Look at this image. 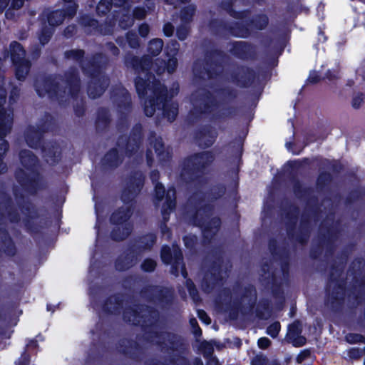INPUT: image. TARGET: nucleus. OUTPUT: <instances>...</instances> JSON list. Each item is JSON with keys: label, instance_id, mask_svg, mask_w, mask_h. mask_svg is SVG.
<instances>
[{"label": "nucleus", "instance_id": "obj_1", "mask_svg": "<svg viewBox=\"0 0 365 365\" xmlns=\"http://www.w3.org/2000/svg\"><path fill=\"white\" fill-rule=\"evenodd\" d=\"M215 160L212 150H202L187 155L180 164V180L187 187L195 189L187 200L186 215L192 226L201 230L205 245L212 242L222 225L218 216H212L215 207L205 202L206 193L201 190L208 182L207 175Z\"/></svg>", "mask_w": 365, "mask_h": 365}, {"label": "nucleus", "instance_id": "obj_2", "mask_svg": "<svg viewBox=\"0 0 365 365\" xmlns=\"http://www.w3.org/2000/svg\"><path fill=\"white\" fill-rule=\"evenodd\" d=\"M160 317L158 309L145 304L126 307L123 312V319L127 323L140 326L147 342L155 345L163 352L178 351L183 345L180 335L169 331L153 329L157 326Z\"/></svg>", "mask_w": 365, "mask_h": 365}, {"label": "nucleus", "instance_id": "obj_3", "mask_svg": "<svg viewBox=\"0 0 365 365\" xmlns=\"http://www.w3.org/2000/svg\"><path fill=\"white\" fill-rule=\"evenodd\" d=\"M220 99L207 88H201L192 94V109L188 113L192 121H198L203 116H211L217 120H225L235 118L239 108L232 106L238 98V91L231 86H221L215 90Z\"/></svg>", "mask_w": 365, "mask_h": 365}, {"label": "nucleus", "instance_id": "obj_4", "mask_svg": "<svg viewBox=\"0 0 365 365\" xmlns=\"http://www.w3.org/2000/svg\"><path fill=\"white\" fill-rule=\"evenodd\" d=\"M145 183V175L140 170L131 171L126 178L125 185L120 192V200L125 206L115 209L109 217L113 226L110 237L115 242L126 240L133 230L130 219L133 215L136 198L140 193Z\"/></svg>", "mask_w": 365, "mask_h": 365}, {"label": "nucleus", "instance_id": "obj_5", "mask_svg": "<svg viewBox=\"0 0 365 365\" xmlns=\"http://www.w3.org/2000/svg\"><path fill=\"white\" fill-rule=\"evenodd\" d=\"M19 160L23 168H17L14 178L21 189L29 195H36L44 187L43 177L39 171V160L29 150H21Z\"/></svg>", "mask_w": 365, "mask_h": 365}, {"label": "nucleus", "instance_id": "obj_6", "mask_svg": "<svg viewBox=\"0 0 365 365\" xmlns=\"http://www.w3.org/2000/svg\"><path fill=\"white\" fill-rule=\"evenodd\" d=\"M150 79L154 81L153 85L150 88V96L144 98V113L148 117L154 115L156 110H162L163 115L170 122H173L178 114V103L174 102L168 96V91L166 86L161 83L155 75L148 74Z\"/></svg>", "mask_w": 365, "mask_h": 365}, {"label": "nucleus", "instance_id": "obj_7", "mask_svg": "<svg viewBox=\"0 0 365 365\" xmlns=\"http://www.w3.org/2000/svg\"><path fill=\"white\" fill-rule=\"evenodd\" d=\"M107 64L106 56L101 52H96L81 65L83 73L90 78L87 93L91 99L101 97L109 86V78L104 75Z\"/></svg>", "mask_w": 365, "mask_h": 365}, {"label": "nucleus", "instance_id": "obj_8", "mask_svg": "<svg viewBox=\"0 0 365 365\" xmlns=\"http://www.w3.org/2000/svg\"><path fill=\"white\" fill-rule=\"evenodd\" d=\"M340 258L341 261L339 264L334 262L331 264L325 286V300L334 309L341 307L344 300L346 279L341 278V276L344 273L348 255L346 252L342 253Z\"/></svg>", "mask_w": 365, "mask_h": 365}, {"label": "nucleus", "instance_id": "obj_9", "mask_svg": "<svg viewBox=\"0 0 365 365\" xmlns=\"http://www.w3.org/2000/svg\"><path fill=\"white\" fill-rule=\"evenodd\" d=\"M123 63L127 68H133L137 76L135 78V87L139 98L143 99L147 96L148 91L153 85L154 81L150 79L148 74L154 75L151 71L153 64V59L149 56H143L141 58L128 52L123 58Z\"/></svg>", "mask_w": 365, "mask_h": 365}, {"label": "nucleus", "instance_id": "obj_10", "mask_svg": "<svg viewBox=\"0 0 365 365\" xmlns=\"http://www.w3.org/2000/svg\"><path fill=\"white\" fill-rule=\"evenodd\" d=\"M299 213V207L293 204L289 205L288 209L285 212L286 232L288 239L294 244L302 246L307 245L311 233L312 222L309 216L302 215L297 230H296L298 215Z\"/></svg>", "mask_w": 365, "mask_h": 365}, {"label": "nucleus", "instance_id": "obj_11", "mask_svg": "<svg viewBox=\"0 0 365 365\" xmlns=\"http://www.w3.org/2000/svg\"><path fill=\"white\" fill-rule=\"evenodd\" d=\"M12 192L18 208L25 215L24 224L26 232L32 236L40 234L38 226L33 221L38 217V212L35 205L19 187H13Z\"/></svg>", "mask_w": 365, "mask_h": 365}, {"label": "nucleus", "instance_id": "obj_12", "mask_svg": "<svg viewBox=\"0 0 365 365\" xmlns=\"http://www.w3.org/2000/svg\"><path fill=\"white\" fill-rule=\"evenodd\" d=\"M140 294L146 302L159 306L162 309H169L175 298L173 288L157 284L143 287Z\"/></svg>", "mask_w": 365, "mask_h": 365}, {"label": "nucleus", "instance_id": "obj_13", "mask_svg": "<svg viewBox=\"0 0 365 365\" xmlns=\"http://www.w3.org/2000/svg\"><path fill=\"white\" fill-rule=\"evenodd\" d=\"M205 272L201 282V287L204 292L210 293L214 289L223 283V264L224 256L221 251L215 252Z\"/></svg>", "mask_w": 365, "mask_h": 365}, {"label": "nucleus", "instance_id": "obj_14", "mask_svg": "<svg viewBox=\"0 0 365 365\" xmlns=\"http://www.w3.org/2000/svg\"><path fill=\"white\" fill-rule=\"evenodd\" d=\"M56 74H47L41 76L34 81V88L37 95L43 98L46 95L52 101L61 103L65 98L66 90L61 89Z\"/></svg>", "mask_w": 365, "mask_h": 365}, {"label": "nucleus", "instance_id": "obj_15", "mask_svg": "<svg viewBox=\"0 0 365 365\" xmlns=\"http://www.w3.org/2000/svg\"><path fill=\"white\" fill-rule=\"evenodd\" d=\"M209 28L215 36L228 34L233 37L247 38L251 36V31L242 21H232L230 22L212 19L209 21Z\"/></svg>", "mask_w": 365, "mask_h": 365}, {"label": "nucleus", "instance_id": "obj_16", "mask_svg": "<svg viewBox=\"0 0 365 365\" xmlns=\"http://www.w3.org/2000/svg\"><path fill=\"white\" fill-rule=\"evenodd\" d=\"M227 55L220 48H214L205 52L201 71L207 79H217L222 76L225 60Z\"/></svg>", "mask_w": 365, "mask_h": 365}, {"label": "nucleus", "instance_id": "obj_17", "mask_svg": "<svg viewBox=\"0 0 365 365\" xmlns=\"http://www.w3.org/2000/svg\"><path fill=\"white\" fill-rule=\"evenodd\" d=\"M111 98L116 104V106L120 113V116L117 122V129L119 131L128 129V121L125 113H129L132 109L131 96L128 90L123 87L113 88L111 91Z\"/></svg>", "mask_w": 365, "mask_h": 365}, {"label": "nucleus", "instance_id": "obj_18", "mask_svg": "<svg viewBox=\"0 0 365 365\" xmlns=\"http://www.w3.org/2000/svg\"><path fill=\"white\" fill-rule=\"evenodd\" d=\"M302 163H309V159L304 158L302 161L295 160L287 163L292 169L289 174V179L292 184L293 192L296 197L299 200H306L307 201L311 196H315L313 195L314 190L311 187H304L297 177V172L294 170V169L300 168L302 166Z\"/></svg>", "mask_w": 365, "mask_h": 365}, {"label": "nucleus", "instance_id": "obj_19", "mask_svg": "<svg viewBox=\"0 0 365 365\" xmlns=\"http://www.w3.org/2000/svg\"><path fill=\"white\" fill-rule=\"evenodd\" d=\"M257 78V73L254 68L243 64L235 65L230 73L229 80L241 88L251 87Z\"/></svg>", "mask_w": 365, "mask_h": 365}, {"label": "nucleus", "instance_id": "obj_20", "mask_svg": "<svg viewBox=\"0 0 365 365\" xmlns=\"http://www.w3.org/2000/svg\"><path fill=\"white\" fill-rule=\"evenodd\" d=\"M144 133L143 128L140 123H135L130 130L129 135L123 140V136L120 135L118 138L117 145L120 146L121 140L125 141L124 150L126 156L130 158L134 155L140 149Z\"/></svg>", "mask_w": 365, "mask_h": 365}, {"label": "nucleus", "instance_id": "obj_21", "mask_svg": "<svg viewBox=\"0 0 365 365\" xmlns=\"http://www.w3.org/2000/svg\"><path fill=\"white\" fill-rule=\"evenodd\" d=\"M230 53L242 61H255L257 58V47L245 41H234L230 43Z\"/></svg>", "mask_w": 365, "mask_h": 365}, {"label": "nucleus", "instance_id": "obj_22", "mask_svg": "<svg viewBox=\"0 0 365 365\" xmlns=\"http://www.w3.org/2000/svg\"><path fill=\"white\" fill-rule=\"evenodd\" d=\"M78 23L85 29L88 30V34L94 33L105 36L110 35L113 31L114 24L111 21L100 24L97 19L87 14L79 17Z\"/></svg>", "mask_w": 365, "mask_h": 365}, {"label": "nucleus", "instance_id": "obj_23", "mask_svg": "<svg viewBox=\"0 0 365 365\" xmlns=\"http://www.w3.org/2000/svg\"><path fill=\"white\" fill-rule=\"evenodd\" d=\"M160 258L165 264L171 265L170 273L175 277H178L180 264L183 259L181 250L177 247L172 251L170 246L164 245L160 249Z\"/></svg>", "mask_w": 365, "mask_h": 365}, {"label": "nucleus", "instance_id": "obj_24", "mask_svg": "<svg viewBox=\"0 0 365 365\" xmlns=\"http://www.w3.org/2000/svg\"><path fill=\"white\" fill-rule=\"evenodd\" d=\"M117 348L120 354L137 362L141 361L145 355L143 347L131 339H120Z\"/></svg>", "mask_w": 365, "mask_h": 365}, {"label": "nucleus", "instance_id": "obj_25", "mask_svg": "<svg viewBox=\"0 0 365 365\" xmlns=\"http://www.w3.org/2000/svg\"><path fill=\"white\" fill-rule=\"evenodd\" d=\"M264 274H269L268 277L264 278L266 286H269L271 294L275 299H278L282 304L285 300L284 292L282 287V279L278 277L274 272L269 273V264L267 262L264 263L261 267Z\"/></svg>", "mask_w": 365, "mask_h": 365}, {"label": "nucleus", "instance_id": "obj_26", "mask_svg": "<svg viewBox=\"0 0 365 365\" xmlns=\"http://www.w3.org/2000/svg\"><path fill=\"white\" fill-rule=\"evenodd\" d=\"M193 138L200 148L206 149L215 143L217 133L212 125L207 124L196 129Z\"/></svg>", "mask_w": 365, "mask_h": 365}, {"label": "nucleus", "instance_id": "obj_27", "mask_svg": "<svg viewBox=\"0 0 365 365\" xmlns=\"http://www.w3.org/2000/svg\"><path fill=\"white\" fill-rule=\"evenodd\" d=\"M140 255L132 245H129L123 255L118 257L115 260V269L119 272L130 269L138 263Z\"/></svg>", "mask_w": 365, "mask_h": 365}, {"label": "nucleus", "instance_id": "obj_28", "mask_svg": "<svg viewBox=\"0 0 365 365\" xmlns=\"http://www.w3.org/2000/svg\"><path fill=\"white\" fill-rule=\"evenodd\" d=\"M65 83L68 87V96L73 101H77L81 88V81L78 71L75 68H70L64 73Z\"/></svg>", "mask_w": 365, "mask_h": 365}, {"label": "nucleus", "instance_id": "obj_29", "mask_svg": "<svg viewBox=\"0 0 365 365\" xmlns=\"http://www.w3.org/2000/svg\"><path fill=\"white\" fill-rule=\"evenodd\" d=\"M13 123H3L0 121V174H4L8 170L6 163L4 160L6 152L9 148V143L5 139V137L10 133L12 128Z\"/></svg>", "mask_w": 365, "mask_h": 365}, {"label": "nucleus", "instance_id": "obj_30", "mask_svg": "<svg viewBox=\"0 0 365 365\" xmlns=\"http://www.w3.org/2000/svg\"><path fill=\"white\" fill-rule=\"evenodd\" d=\"M124 298L120 293H115L106 297L102 304V309L106 314L118 315L123 309Z\"/></svg>", "mask_w": 365, "mask_h": 365}, {"label": "nucleus", "instance_id": "obj_31", "mask_svg": "<svg viewBox=\"0 0 365 365\" xmlns=\"http://www.w3.org/2000/svg\"><path fill=\"white\" fill-rule=\"evenodd\" d=\"M18 252L15 241L6 227H0V253L14 257Z\"/></svg>", "mask_w": 365, "mask_h": 365}, {"label": "nucleus", "instance_id": "obj_32", "mask_svg": "<svg viewBox=\"0 0 365 365\" xmlns=\"http://www.w3.org/2000/svg\"><path fill=\"white\" fill-rule=\"evenodd\" d=\"M157 239L158 237L155 233L148 232L135 237L130 245H132L137 251L142 255L143 253L149 252L153 249L154 245L157 242Z\"/></svg>", "mask_w": 365, "mask_h": 365}, {"label": "nucleus", "instance_id": "obj_33", "mask_svg": "<svg viewBox=\"0 0 365 365\" xmlns=\"http://www.w3.org/2000/svg\"><path fill=\"white\" fill-rule=\"evenodd\" d=\"M44 131L34 126H29L24 133V138L27 145L33 149H42L43 145Z\"/></svg>", "mask_w": 365, "mask_h": 365}, {"label": "nucleus", "instance_id": "obj_34", "mask_svg": "<svg viewBox=\"0 0 365 365\" xmlns=\"http://www.w3.org/2000/svg\"><path fill=\"white\" fill-rule=\"evenodd\" d=\"M124 160V157L116 148L109 149L101 159L103 168L113 170L118 168Z\"/></svg>", "mask_w": 365, "mask_h": 365}, {"label": "nucleus", "instance_id": "obj_35", "mask_svg": "<svg viewBox=\"0 0 365 365\" xmlns=\"http://www.w3.org/2000/svg\"><path fill=\"white\" fill-rule=\"evenodd\" d=\"M322 228H324L323 226ZM326 233H319V238L323 248L325 247L327 253L332 255L335 250V241L338 237L339 231L331 225L325 227Z\"/></svg>", "mask_w": 365, "mask_h": 365}, {"label": "nucleus", "instance_id": "obj_36", "mask_svg": "<svg viewBox=\"0 0 365 365\" xmlns=\"http://www.w3.org/2000/svg\"><path fill=\"white\" fill-rule=\"evenodd\" d=\"M1 203L4 205L9 221L14 224L19 223L21 221V215L18 210L14 207L11 197L5 193Z\"/></svg>", "mask_w": 365, "mask_h": 365}, {"label": "nucleus", "instance_id": "obj_37", "mask_svg": "<svg viewBox=\"0 0 365 365\" xmlns=\"http://www.w3.org/2000/svg\"><path fill=\"white\" fill-rule=\"evenodd\" d=\"M149 145L153 148L160 160H164L168 157L165 150V144L160 136H157L155 131H150L148 136Z\"/></svg>", "mask_w": 365, "mask_h": 365}, {"label": "nucleus", "instance_id": "obj_38", "mask_svg": "<svg viewBox=\"0 0 365 365\" xmlns=\"http://www.w3.org/2000/svg\"><path fill=\"white\" fill-rule=\"evenodd\" d=\"M110 115L108 108L101 107L97 110L95 127L97 132L106 130L110 123Z\"/></svg>", "mask_w": 365, "mask_h": 365}, {"label": "nucleus", "instance_id": "obj_39", "mask_svg": "<svg viewBox=\"0 0 365 365\" xmlns=\"http://www.w3.org/2000/svg\"><path fill=\"white\" fill-rule=\"evenodd\" d=\"M269 17L265 14H255L249 21L244 23L251 29H254L257 31L264 30L269 24ZM252 31V30H250Z\"/></svg>", "mask_w": 365, "mask_h": 365}, {"label": "nucleus", "instance_id": "obj_40", "mask_svg": "<svg viewBox=\"0 0 365 365\" xmlns=\"http://www.w3.org/2000/svg\"><path fill=\"white\" fill-rule=\"evenodd\" d=\"M15 67V76L19 81H24L31 68V62L27 59L13 62Z\"/></svg>", "mask_w": 365, "mask_h": 365}, {"label": "nucleus", "instance_id": "obj_41", "mask_svg": "<svg viewBox=\"0 0 365 365\" xmlns=\"http://www.w3.org/2000/svg\"><path fill=\"white\" fill-rule=\"evenodd\" d=\"M354 284L352 289L356 291L354 294V299L357 304H360L365 298V275L360 278H354Z\"/></svg>", "mask_w": 365, "mask_h": 365}, {"label": "nucleus", "instance_id": "obj_42", "mask_svg": "<svg viewBox=\"0 0 365 365\" xmlns=\"http://www.w3.org/2000/svg\"><path fill=\"white\" fill-rule=\"evenodd\" d=\"M232 292L229 287H224L218 294L215 300V304L217 309L222 310L225 306H230Z\"/></svg>", "mask_w": 365, "mask_h": 365}, {"label": "nucleus", "instance_id": "obj_43", "mask_svg": "<svg viewBox=\"0 0 365 365\" xmlns=\"http://www.w3.org/2000/svg\"><path fill=\"white\" fill-rule=\"evenodd\" d=\"M196 6L191 4L182 7L180 10V19L182 24L190 25L196 13Z\"/></svg>", "mask_w": 365, "mask_h": 365}, {"label": "nucleus", "instance_id": "obj_44", "mask_svg": "<svg viewBox=\"0 0 365 365\" xmlns=\"http://www.w3.org/2000/svg\"><path fill=\"white\" fill-rule=\"evenodd\" d=\"M239 299H241L242 303V299H248L249 310L250 311L252 310L256 304V301H257V292H256V289L254 287V285H252L251 284L246 285L243 288V292L242 293L241 297Z\"/></svg>", "mask_w": 365, "mask_h": 365}, {"label": "nucleus", "instance_id": "obj_45", "mask_svg": "<svg viewBox=\"0 0 365 365\" xmlns=\"http://www.w3.org/2000/svg\"><path fill=\"white\" fill-rule=\"evenodd\" d=\"M10 54L11 62L25 59L26 51L18 41H14L10 43Z\"/></svg>", "mask_w": 365, "mask_h": 365}, {"label": "nucleus", "instance_id": "obj_46", "mask_svg": "<svg viewBox=\"0 0 365 365\" xmlns=\"http://www.w3.org/2000/svg\"><path fill=\"white\" fill-rule=\"evenodd\" d=\"M46 161L52 165L58 163L61 160V153L57 146L51 145L46 148L43 147L42 149Z\"/></svg>", "mask_w": 365, "mask_h": 365}, {"label": "nucleus", "instance_id": "obj_47", "mask_svg": "<svg viewBox=\"0 0 365 365\" xmlns=\"http://www.w3.org/2000/svg\"><path fill=\"white\" fill-rule=\"evenodd\" d=\"M165 200L162 205L165 210L173 212L176 207V190L172 186L167 190Z\"/></svg>", "mask_w": 365, "mask_h": 365}, {"label": "nucleus", "instance_id": "obj_48", "mask_svg": "<svg viewBox=\"0 0 365 365\" xmlns=\"http://www.w3.org/2000/svg\"><path fill=\"white\" fill-rule=\"evenodd\" d=\"M86 52L83 49H70L64 52V58L66 59L73 60L78 62L81 68V65L84 63Z\"/></svg>", "mask_w": 365, "mask_h": 365}, {"label": "nucleus", "instance_id": "obj_49", "mask_svg": "<svg viewBox=\"0 0 365 365\" xmlns=\"http://www.w3.org/2000/svg\"><path fill=\"white\" fill-rule=\"evenodd\" d=\"M332 180L333 177L330 173L327 171L320 172L316 180L317 188L320 191L324 190L330 185Z\"/></svg>", "mask_w": 365, "mask_h": 365}, {"label": "nucleus", "instance_id": "obj_50", "mask_svg": "<svg viewBox=\"0 0 365 365\" xmlns=\"http://www.w3.org/2000/svg\"><path fill=\"white\" fill-rule=\"evenodd\" d=\"M268 250L274 259H277L282 257V253L287 252L289 253V250L286 247H279L278 242L275 238H270L268 241Z\"/></svg>", "mask_w": 365, "mask_h": 365}, {"label": "nucleus", "instance_id": "obj_51", "mask_svg": "<svg viewBox=\"0 0 365 365\" xmlns=\"http://www.w3.org/2000/svg\"><path fill=\"white\" fill-rule=\"evenodd\" d=\"M46 19L48 25L54 28L63 22L65 16H63V12L60 9H56L48 13Z\"/></svg>", "mask_w": 365, "mask_h": 365}, {"label": "nucleus", "instance_id": "obj_52", "mask_svg": "<svg viewBox=\"0 0 365 365\" xmlns=\"http://www.w3.org/2000/svg\"><path fill=\"white\" fill-rule=\"evenodd\" d=\"M160 63H163L164 66L163 68H158L156 70V72L158 74H160L163 72H164L165 69L167 70L168 73H173L175 71V69L177 68V66H178V59H177L176 56H173V57L166 56V59H165V60L162 59Z\"/></svg>", "mask_w": 365, "mask_h": 365}, {"label": "nucleus", "instance_id": "obj_53", "mask_svg": "<svg viewBox=\"0 0 365 365\" xmlns=\"http://www.w3.org/2000/svg\"><path fill=\"white\" fill-rule=\"evenodd\" d=\"M244 306L241 302V299H235L232 303H230V306H225L222 311L226 312L229 309V316L232 319H236L238 316L240 310L244 309Z\"/></svg>", "mask_w": 365, "mask_h": 365}, {"label": "nucleus", "instance_id": "obj_54", "mask_svg": "<svg viewBox=\"0 0 365 365\" xmlns=\"http://www.w3.org/2000/svg\"><path fill=\"white\" fill-rule=\"evenodd\" d=\"M163 46L164 43L161 38H153L149 41L147 50L152 56H157L162 51Z\"/></svg>", "mask_w": 365, "mask_h": 365}, {"label": "nucleus", "instance_id": "obj_55", "mask_svg": "<svg viewBox=\"0 0 365 365\" xmlns=\"http://www.w3.org/2000/svg\"><path fill=\"white\" fill-rule=\"evenodd\" d=\"M307 205L309 207L311 215L315 220H317L322 213L320 207L318 204V198L317 196H311L306 202Z\"/></svg>", "mask_w": 365, "mask_h": 365}, {"label": "nucleus", "instance_id": "obj_56", "mask_svg": "<svg viewBox=\"0 0 365 365\" xmlns=\"http://www.w3.org/2000/svg\"><path fill=\"white\" fill-rule=\"evenodd\" d=\"M272 306L268 299H262L259 302L258 306L255 309V314L257 318L262 319L264 317V312L270 313Z\"/></svg>", "mask_w": 365, "mask_h": 365}, {"label": "nucleus", "instance_id": "obj_57", "mask_svg": "<svg viewBox=\"0 0 365 365\" xmlns=\"http://www.w3.org/2000/svg\"><path fill=\"white\" fill-rule=\"evenodd\" d=\"M289 257H290V254L289 253L287 254V252L284 251V253H282V257L276 259L277 260H279L280 262L281 272L284 278H287L289 276V271H290Z\"/></svg>", "mask_w": 365, "mask_h": 365}, {"label": "nucleus", "instance_id": "obj_58", "mask_svg": "<svg viewBox=\"0 0 365 365\" xmlns=\"http://www.w3.org/2000/svg\"><path fill=\"white\" fill-rule=\"evenodd\" d=\"M113 5V0H101L96 6L97 15L100 17L106 16L110 11Z\"/></svg>", "mask_w": 365, "mask_h": 365}, {"label": "nucleus", "instance_id": "obj_59", "mask_svg": "<svg viewBox=\"0 0 365 365\" xmlns=\"http://www.w3.org/2000/svg\"><path fill=\"white\" fill-rule=\"evenodd\" d=\"M65 4L64 7L62 9H60V11L63 12V16H65V19L73 18L77 13L78 4L76 1Z\"/></svg>", "mask_w": 365, "mask_h": 365}, {"label": "nucleus", "instance_id": "obj_60", "mask_svg": "<svg viewBox=\"0 0 365 365\" xmlns=\"http://www.w3.org/2000/svg\"><path fill=\"white\" fill-rule=\"evenodd\" d=\"M226 192V187L222 184H217L212 186L210 190V197L215 201L221 198Z\"/></svg>", "mask_w": 365, "mask_h": 365}, {"label": "nucleus", "instance_id": "obj_61", "mask_svg": "<svg viewBox=\"0 0 365 365\" xmlns=\"http://www.w3.org/2000/svg\"><path fill=\"white\" fill-rule=\"evenodd\" d=\"M179 48V43L176 40H171L165 46L164 49V54L165 56H176L178 53Z\"/></svg>", "mask_w": 365, "mask_h": 365}, {"label": "nucleus", "instance_id": "obj_62", "mask_svg": "<svg viewBox=\"0 0 365 365\" xmlns=\"http://www.w3.org/2000/svg\"><path fill=\"white\" fill-rule=\"evenodd\" d=\"M166 190L165 186L161 182H156L154 187L153 198L155 203H159L165 197Z\"/></svg>", "mask_w": 365, "mask_h": 365}, {"label": "nucleus", "instance_id": "obj_63", "mask_svg": "<svg viewBox=\"0 0 365 365\" xmlns=\"http://www.w3.org/2000/svg\"><path fill=\"white\" fill-rule=\"evenodd\" d=\"M236 1L237 0H222L218 4V7L232 17L235 11V4Z\"/></svg>", "mask_w": 365, "mask_h": 365}, {"label": "nucleus", "instance_id": "obj_64", "mask_svg": "<svg viewBox=\"0 0 365 365\" xmlns=\"http://www.w3.org/2000/svg\"><path fill=\"white\" fill-rule=\"evenodd\" d=\"M134 23L133 16L129 14H123L118 20V26L126 30L131 27Z\"/></svg>", "mask_w": 365, "mask_h": 365}]
</instances>
